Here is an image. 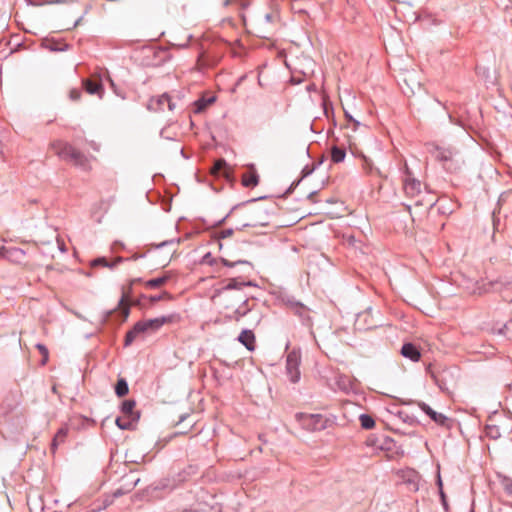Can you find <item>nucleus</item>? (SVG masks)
Returning <instances> with one entry per match:
<instances>
[{
    "mask_svg": "<svg viewBox=\"0 0 512 512\" xmlns=\"http://www.w3.org/2000/svg\"><path fill=\"white\" fill-rule=\"evenodd\" d=\"M401 354L413 362L418 361L421 357L418 347L413 343H405L401 348Z\"/></svg>",
    "mask_w": 512,
    "mask_h": 512,
    "instance_id": "nucleus-17",
    "label": "nucleus"
},
{
    "mask_svg": "<svg viewBox=\"0 0 512 512\" xmlns=\"http://www.w3.org/2000/svg\"><path fill=\"white\" fill-rule=\"evenodd\" d=\"M265 18H266L267 21H270L271 20V15L270 14H266Z\"/></svg>",
    "mask_w": 512,
    "mask_h": 512,
    "instance_id": "nucleus-58",
    "label": "nucleus"
},
{
    "mask_svg": "<svg viewBox=\"0 0 512 512\" xmlns=\"http://www.w3.org/2000/svg\"><path fill=\"white\" fill-rule=\"evenodd\" d=\"M233 232H234V230H233L232 228L224 229V230H222V231L220 232L219 237H220V238H222V239H224V238H228V237H230V236H232V235H233Z\"/></svg>",
    "mask_w": 512,
    "mask_h": 512,
    "instance_id": "nucleus-45",
    "label": "nucleus"
},
{
    "mask_svg": "<svg viewBox=\"0 0 512 512\" xmlns=\"http://www.w3.org/2000/svg\"><path fill=\"white\" fill-rule=\"evenodd\" d=\"M336 383L342 391L349 392L352 389V381L345 375H339Z\"/></svg>",
    "mask_w": 512,
    "mask_h": 512,
    "instance_id": "nucleus-29",
    "label": "nucleus"
},
{
    "mask_svg": "<svg viewBox=\"0 0 512 512\" xmlns=\"http://www.w3.org/2000/svg\"><path fill=\"white\" fill-rule=\"evenodd\" d=\"M138 482H139V479H137V480L133 481V482L131 483L130 487H129L127 490H124V489H122V488L116 489V490L114 491V493H113V496H114V497H120V496L124 495L125 493H127V492H129L131 489H133V488L137 485V483H138Z\"/></svg>",
    "mask_w": 512,
    "mask_h": 512,
    "instance_id": "nucleus-37",
    "label": "nucleus"
},
{
    "mask_svg": "<svg viewBox=\"0 0 512 512\" xmlns=\"http://www.w3.org/2000/svg\"><path fill=\"white\" fill-rule=\"evenodd\" d=\"M35 348L38 350V352L41 356L39 359V365H41V366L46 365L49 360V351H48L47 347L43 344L38 343L35 345Z\"/></svg>",
    "mask_w": 512,
    "mask_h": 512,
    "instance_id": "nucleus-31",
    "label": "nucleus"
},
{
    "mask_svg": "<svg viewBox=\"0 0 512 512\" xmlns=\"http://www.w3.org/2000/svg\"><path fill=\"white\" fill-rule=\"evenodd\" d=\"M430 153L436 160L443 162L444 164L450 162L455 155V151L453 149L442 148L439 146H432Z\"/></svg>",
    "mask_w": 512,
    "mask_h": 512,
    "instance_id": "nucleus-13",
    "label": "nucleus"
},
{
    "mask_svg": "<svg viewBox=\"0 0 512 512\" xmlns=\"http://www.w3.org/2000/svg\"><path fill=\"white\" fill-rule=\"evenodd\" d=\"M258 182L259 176L255 171L246 173L242 177V184L244 187H255Z\"/></svg>",
    "mask_w": 512,
    "mask_h": 512,
    "instance_id": "nucleus-25",
    "label": "nucleus"
},
{
    "mask_svg": "<svg viewBox=\"0 0 512 512\" xmlns=\"http://www.w3.org/2000/svg\"><path fill=\"white\" fill-rule=\"evenodd\" d=\"M168 94L164 93L157 97H152L147 103V109L151 112L164 111V107L167 104Z\"/></svg>",
    "mask_w": 512,
    "mask_h": 512,
    "instance_id": "nucleus-16",
    "label": "nucleus"
},
{
    "mask_svg": "<svg viewBox=\"0 0 512 512\" xmlns=\"http://www.w3.org/2000/svg\"><path fill=\"white\" fill-rule=\"evenodd\" d=\"M346 156V151L344 148L333 146L331 148V159L334 163L343 162Z\"/></svg>",
    "mask_w": 512,
    "mask_h": 512,
    "instance_id": "nucleus-26",
    "label": "nucleus"
},
{
    "mask_svg": "<svg viewBox=\"0 0 512 512\" xmlns=\"http://www.w3.org/2000/svg\"><path fill=\"white\" fill-rule=\"evenodd\" d=\"M79 22H80V19H78V20L75 22L74 26L78 25V23H79Z\"/></svg>",
    "mask_w": 512,
    "mask_h": 512,
    "instance_id": "nucleus-60",
    "label": "nucleus"
},
{
    "mask_svg": "<svg viewBox=\"0 0 512 512\" xmlns=\"http://www.w3.org/2000/svg\"><path fill=\"white\" fill-rule=\"evenodd\" d=\"M4 248H0V255H3Z\"/></svg>",
    "mask_w": 512,
    "mask_h": 512,
    "instance_id": "nucleus-59",
    "label": "nucleus"
},
{
    "mask_svg": "<svg viewBox=\"0 0 512 512\" xmlns=\"http://www.w3.org/2000/svg\"><path fill=\"white\" fill-rule=\"evenodd\" d=\"M397 474L401 482L407 486L409 491L416 492L419 490L421 476L416 470L412 468H405L399 470Z\"/></svg>",
    "mask_w": 512,
    "mask_h": 512,
    "instance_id": "nucleus-8",
    "label": "nucleus"
},
{
    "mask_svg": "<svg viewBox=\"0 0 512 512\" xmlns=\"http://www.w3.org/2000/svg\"><path fill=\"white\" fill-rule=\"evenodd\" d=\"M437 485H438L440 491L443 490L442 489V480H441L440 475L438 476Z\"/></svg>",
    "mask_w": 512,
    "mask_h": 512,
    "instance_id": "nucleus-54",
    "label": "nucleus"
},
{
    "mask_svg": "<svg viewBox=\"0 0 512 512\" xmlns=\"http://www.w3.org/2000/svg\"><path fill=\"white\" fill-rule=\"evenodd\" d=\"M233 1H234V0H224L223 5H224V6H228V5H230L231 3H233Z\"/></svg>",
    "mask_w": 512,
    "mask_h": 512,
    "instance_id": "nucleus-56",
    "label": "nucleus"
},
{
    "mask_svg": "<svg viewBox=\"0 0 512 512\" xmlns=\"http://www.w3.org/2000/svg\"><path fill=\"white\" fill-rule=\"evenodd\" d=\"M345 117H346V119H347L348 121L352 122V123L355 125V129H356L358 126H360V122H359V121H357L356 119H354V118L352 117V115H351V114H349V113H348V111H346V110H345Z\"/></svg>",
    "mask_w": 512,
    "mask_h": 512,
    "instance_id": "nucleus-46",
    "label": "nucleus"
},
{
    "mask_svg": "<svg viewBox=\"0 0 512 512\" xmlns=\"http://www.w3.org/2000/svg\"><path fill=\"white\" fill-rule=\"evenodd\" d=\"M236 208H237V206H234V207L230 210V212H229V213H228L224 218H222V219L219 221V223H218V224H219V225H221V224H222V223H223V222H224V221H225V220H226V219L231 215V213H232Z\"/></svg>",
    "mask_w": 512,
    "mask_h": 512,
    "instance_id": "nucleus-51",
    "label": "nucleus"
},
{
    "mask_svg": "<svg viewBox=\"0 0 512 512\" xmlns=\"http://www.w3.org/2000/svg\"><path fill=\"white\" fill-rule=\"evenodd\" d=\"M281 302L288 307L291 311L296 307V305L300 304L301 302L298 301L294 296L292 295H283L281 296Z\"/></svg>",
    "mask_w": 512,
    "mask_h": 512,
    "instance_id": "nucleus-33",
    "label": "nucleus"
},
{
    "mask_svg": "<svg viewBox=\"0 0 512 512\" xmlns=\"http://www.w3.org/2000/svg\"><path fill=\"white\" fill-rule=\"evenodd\" d=\"M170 298H171V295L168 292H164V293H162L160 295L150 296L149 300H150V302L155 303V302H158L160 300L170 299Z\"/></svg>",
    "mask_w": 512,
    "mask_h": 512,
    "instance_id": "nucleus-40",
    "label": "nucleus"
},
{
    "mask_svg": "<svg viewBox=\"0 0 512 512\" xmlns=\"http://www.w3.org/2000/svg\"><path fill=\"white\" fill-rule=\"evenodd\" d=\"M179 243V240L171 239V240H165L159 244L155 245V248H162L166 246H176Z\"/></svg>",
    "mask_w": 512,
    "mask_h": 512,
    "instance_id": "nucleus-42",
    "label": "nucleus"
},
{
    "mask_svg": "<svg viewBox=\"0 0 512 512\" xmlns=\"http://www.w3.org/2000/svg\"><path fill=\"white\" fill-rule=\"evenodd\" d=\"M67 428H61L58 430L57 434L54 436L53 440H52V443H51V449L53 451H55V449L57 448V446L64 442L66 436H67Z\"/></svg>",
    "mask_w": 512,
    "mask_h": 512,
    "instance_id": "nucleus-30",
    "label": "nucleus"
},
{
    "mask_svg": "<svg viewBox=\"0 0 512 512\" xmlns=\"http://www.w3.org/2000/svg\"><path fill=\"white\" fill-rule=\"evenodd\" d=\"M499 334H508L509 332L512 333V320L509 322L504 323L501 327L497 329Z\"/></svg>",
    "mask_w": 512,
    "mask_h": 512,
    "instance_id": "nucleus-38",
    "label": "nucleus"
},
{
    "mask_svg": "<svg viewBox=\"0 0 512 512\" xmlns=\"http://www.w3.org/2000/svg\"><path fill=\"white\" fill-rule=\"evenodd\" d=\"M431 376L434 379L435 383L439 386V388L443 390L444 387H443L442 383L439 381V379L437 378V376L434 375V373H431Z\"/></svg>",
    "mask_w": 512,
    "mask_h": 512,
    "instance_id": "nucleus-50",
    "label": "nucleus"
},
{
    "mask_svg": "<svg viewBox=\"0 0 512 512\" xmlns=\"http://www.w3.org/2000/svg\"><path fill=\"white\" fill-rule=\"evenodd\" d=\"M403 189H404L405 194L411 198L418 196L422 190L421 182L412 176L407 165H405V177L403 179Z\"/></svg>",
    "mask_w": 512,
    "mask_h": 512,
    "instance_id": "nucleus-9",
    "label": "nucleus"
},
{
    "mask_svg": "<svg viewBox=\"0 0 512 512\" xmlns=\"http://www.w3.org/2000/svg\"><path fill=\"white\" fill-rule=\"evenodd\" d=\"M440 496H441L443 505L446 506V497H445L443 490L440 491Z\"/></svg>",
    "mask_w": 512,
    "mask_h": 512,
    "instance_id": "nucleus-53",
    "label": "nucleus"
},
{
    "mask_svg": "<svg viewBox=\"0 0 512 512\" xmlns=\"http://www.w3.org/2000/svg\"><path fill=\"white\" fill-rule=\"evenodd\" d=\"M376 326H377V324H376V323H370V324H368L367 326H365V329H372V328H374V327H376Z\"/></svg>",
    "mask_w": 512,
    "mask_h": 512,
    "instance_id": "nucleus-55",
    "label": "nucleus"
},
{
    "mask_svg": "<svg viewBox=\"0 0 512 512\" xmlns=\"http://www.w3.org/2000/svg\"><path fill=\"white\" fill-rule=\"evenodd\" d=\"M170 279V276L165 274L163 276L150 279L145 282V286L148 288H158L164 285L168 280Z\"/></svg>",
    "mask_w": 512,
    "mask_h": 512,
    "instance_id": "nucleus-27",
    "label": "nucleus"
},
{
    "mask_svg": "<svg viewBox=\"0 0 512 512\" xmlns=\"http://www.w3.org/2000/svg\"><path fill=\"white\" fill-rule=\"evenodd\" d=\"M221 261L224 266L229 267V268H233L236 266L243 267L242 272H244V273H250L253 269L252 264L246 260L230 261L228 259L223 258Z\"/></svg>",
    "mask_w": 512,
    "mask_h": 512,
    "instance_id": "nucleus-20",
    "label": "nucleus"
},
{
    "mask_svg": "<svg viewBox=\"0 0 512 512\" xmlns=\"http://www.w3.org/2000/svg\"><path fill=\"white\" fill-rule=\"evenodd\" d=\"M367 447L373 451L390 450L393 440L385 435H369L365 441Z\"/></svg>",
    "mask_w": 512,
    "mask_h": 512,
    "instance_id": "nucleus-10",
    "label": "nucleus"
},
{
    "mask_svg": "<svg viewBox=\"0 0 512 512\" xmlns=\"http://www.w3.org/2000/svg\"><path fill=\"white\" fill-rule=\"evenodd\" d=\"M167 108L169 111H174L177 107L176 102L172 99V97L168 94Z\"/></svg>",
    "mask_w": 512,
    "mask_h": 512,
    "instance_id": "nucleus-44",
    "label": "nucleus"
},
{
    "mask_svg": "<svg viewBox=\"0 0 512 512\" xmlns=\"http://www.w3.org/2000/svg\"><path fill=\"white\" fill-rule=\"evenodd\" d=\"M254 286L251 281H240L238 278H229L219 290L218 297L225 310V317L229 320L239 321L251 308L248 306V296L243 287Z\"/></svg>",
    "mask_w": 512,
    "mask_h": 512,
    "instance_id": "nucleus-1",
    "label": "nucleus"
},
{
    "mask_svg": "<svg viewBox=\"0 0 512 512\" xmlns=\"http://www.w3.org/2000/svg\"><path fill=\"white\" fill-rule=\"evenodd\" d=\"M296 417L302 428L307 431H320L326 427V420L321 414L299 413Z\"/></svg>",
    "mask_w": 512,
    "mask_h": 512,
    "instance_id": "nucleus-6",
    "label": "nucleus"
},
{
    "mask_svg": "<svg viewBox=\"0 0 512 512\" xmlns=\"http://www.w3.org/2000/svg\"><path fill=\"white\" fill-rule=\"evenodd\" d=\"M490 285L492 286V289L493 290H499V291H502L503 289L504 290H508V289H512V281H508V280H497L495 282H491Z\"/></svg>",
    "mask_w": 512,
    "mask_h": 512,
    "instance_id": "nucleus-32",
    "label": "nucleus"
},
{
    "mask_svg": "<svg viewBox=\"0 0 512 512\" xmlns=\"http://www.w3.org/2000/svg\"><path fill=\"white\" fill-rule=\"evenodd\" d=\"M123 260L124 259L122 257H118L113 262H109L105 257H98L91 261V266L92 267L102 266V267H107V268L113 269L114 267H116V265L123 262Z\"/></svg>",
    "mask_w": 512,
    "mask_h": 512,
    "instance_id": "nucleus-21",
    "label": "nucleus"
},
{
    "mask_svg": "<svg viewBox=\"0 0 512 512\" xmlns=\"http://www.w3.org/2000/svg\"><path fill=\"white\" fill-rule=\"evenodd\" d=\"M135 405V400L128 399L122 402L120 410L123 413V415L132 417L135 414H140L139 412H134Z\"/></svg>",
    "mask_w": 512,
    "mask_h": 512,
    "instance_id": "nucleus-24",
    "label": "nucleus"
},
{
    "mask_svg": "<svg viewBox=\"0 0 512 512\" xmlns=\"http://www.w3.org/2000/svg\"><path fill=\"white\" fill-rule=\"evenodd\" d=\"M363 160H364V168L367 169L369 172L372 171V163H371V160L368 159L367 157L363 156Z\"/></svg>",
    "mask_w": 512,
    "mask_h": 512,
    "instance_id": "nucleus-47",
    "label": "nucleus"
},
{
    "mask_svg": "<svg viewBox=\"0 0 512 512\" xmlns=\"http://www.w3.org/2000/svg\"><path fill=\"white\" fill-rule=\"evenodd\" d=\"M359 420L364 429H372L375 426L374 419L368 414H361Z\"/></svg>",
    "mask_w": 512,
    "mask_h": 512,
    "instance_id": "nucleus-34",
    "label": "nucleus"
},
{
    "mask_svg": "<svg viewBox=\"0 0 512 512\" xmlns=\"http://www.w3.org/2000/svg\"><path fill=\"white\" fill-rule=\"evenodd\" d=\"M316 166L315 165H306L303 169H302V178H305L309 175H311L314 170H315Z\"/></svg>",
    "mask_w": 512,
    "mask_h": 512,
    "instance_id": "nucleus-43",
    "label": "nucleus"
},
{
    "mask_svg": "<svg viewBox=\"0 0 512 512\" xmlns=\"http://www.w3.org/2000/svg\"><path fill=\"white\" fill-rule=\"evenodd\" d=\"M140 414H135L132 417L125 416L116 418V425L121 430H130L133 428L134 424L139 420Z\"/></svg>",
    "mask_w": 512,
    "mask_h": 512,
    "instance_id": "nucleus-18",
    "label": "nucleus"
},
{
    "mask_svg": "<svg viewBox=\"0 0 512 512\" xmlns=\"http://www.w3.org/2000/svg\"><path fill=\"white\" fill-rule=\"evenodd\" d=\"M418 405H419L420 409L425 414H427L435 423L440 424V425H445L446 422L448 421V417H446L442 413H438V412L434 411L428 404H426L424 402H419Z\"/></svg>",
    "mask_w": 512,
    "mask_h": 512,
    "instance_id": "nucleus-14",
    "label": "nucleus"
},
{
    "mask_svg": "<svg viewBox=\"0 0 512 512\" xmlns=\"http://www.w3.org/2000/svg\"><path fill=\"white\" fill-rule=\"evenodd\" d=\"M57 153L62 159L70 161L83 169H86L88 166L87 157L70 144H61Z\"/></svg>",
    "mask_w": 512,
    "mask_h": 512,
    "instance_id": "nucleus-5",
    "label": "nucleus"
},
{
    "mask_svg": "<svg viewBox=\"0 0 512 512\" xmlns=\"http://www.w3.org/2000/svg\"><path fill=\"white\" fill-rule=\"evenodd\" d=\"M486 436L491 439H498L501 436V432L498 426L496 425H487L485 428Z\"/></svg>",
    "mask_w": 512,
    "mask_h": 512,
    "instance_id": "nucleus-35",
    "label": "nucleus"
},
{
    "mask_svg": "<svg viewBox=\"0 0 512 512\" xmlns=\"http://www.w3.org/2000/svg\"><path fill=\"white\" fill-rule=\"evenodd\" d=\"M83 88L88 94L97 95L100 99L104 94V87L100 80L88 78L82 81Z\"/></svg>",
    "mask_w": 512,
    "mask_h": 512,
    "instance_id": "nucleus-12",
    "label": "nucleus"
},
{
    "mask_svg": "<svg viewBox=\"0 0 512 512\" xmlns=\"http://www.w3.org/2000/svg\"><path fill=\"white\" fill-rule=\"evenodd\" d=\"M42 47L49 49L51 51H60L62 48L58 46V43H56L54 40L51 39H43L42 40Z\"/></svg>",
    "mask_w": 512,
    "mask_h": 512,
    "instance_id": "nucleus-36",
    "label": "nucleus"
},
{
    "mask_svg": "<svg viewBox=\"0 0 512 512\" xmlns=\"http://www.w3.org/2000/svg\"><path fill=\"white\" fill-rule=\"evenodd\" d=\"M470 512H474V509H471V511H470Z\"/></svg>",
    "mask_w": 512,
    "mask_h": 512,
    "instance_id": "nucleus-61",
    "label": "nucleus"
},
{
    "mask_svg": "<svg viewBox=\"0 0 512 512\" xmlns=\"http://www.w3.org/2000/svg\"><path fill=\"white\" fill-rule=\"evenodd\" d=\"M301 356L300 353L296 350H292L287 354L286 357V373L289 377V380L292 383H297L300 380V366Z\"/></svg>",
    "mask_w": 512,
    "mask_h": 512,
    "instance_id": "nucleus-7",
    "label": "nucleus"
},
{
    "mask_svg": "<svg viewBox=\"0 0 512 512\" xmlns=\"http://www.w3.org/2000/svg\"><path fill=\"white\" fill-rule=\"evenodd\" d=\"M292 312L296 316H298L304 324H308L310 322V316H309L310 309L303 303L296 305V307L292 310Z\"/></svg>",
    "mask_w": 512,
    "mask_h": 512,
    "instance_id": "nucleus-22",
    "label": "nucleus"
},
{
    "mask_svg": "<svg viewBox=\"0 0 512 512\" xmlns=\"http://www.w3.org/2000/svg\"><path fill=\"white\" fill-rule=\"evenodd\" d=\"M180 320V315L177 313H172L169 315H163L160 317H156L153 319H147L138 321L132 329H130L126 335L124 340V346H130L135 339H137L140 335L146 332H155L158 331L165 324L177 323Z\"/></svg>",
    "mask_w": 512,
    "mask_h": 512,
    "instance_id": "nucleus-3",
    "label": "nucleus"
},
{
    "mask_svg": "<svg viewBox=\"0 0 512 512\" xmlns=\"http://www.w3.org/2000/svg\"><path fill=\"white\" fill-rule=\"evenodd\" d=\"M81 95H82V92L81 90L77 89V88H74V89H71L70 92H69V98L72 100V101H77L81 98Z\"/></svg>",
    "mask_w": 512,
    "mask_h": 512,
    "instance_id": "nucleus-41",
    "label": "nucleus"
},
{
    "mask_svg": "<svg viewBox=\"0 0 512 512\" xmlns=\"http://www.w3.org/2000/svg\"><path fill=\"white\" fill-rule=\"evenodd\" d=\"M226 166H227L226 161L224 159H219L215 162L213 171L215 173H220Z\"/></svg>",
    "mask_w": 512,
    "mask_h": 512,
    "instance_id": "nucleus-39",
    "label": "nucleus"
},
{
    "mask_svg": "<svg viewBox=\"0 0 512 512\" xmlns=\"http://www.w3.org/2000/svg\"><path fill=\"white\" fill-rule=\"evenodd\" d=\"M111 86L112 88L114 89V92L120 96L122 99H125V95L123 93H121V91H118L116 88H115V84L113 83V81H111Z\"/></svg>",
    "mask_w": 512,
    "mask_h": 512,
    "instance_id": "nucleus-49",
    "label": "nucleus"
},
{
    "mask_svg": "<svg viewBox=\"0 0 512 512\" xmlns=\"http://www.w3.org/2000/svg\"><path fill=\"white\" fill-rule=\"evenodd\" d=\"M371 310H367L361 314L358 315L357 321L360 322L362 319L366 321V318L370 315Z\"/></svg>",
    "mask_w": 512,
    "mask_h": 512,
    "instance_id": "nucleus-48",
    "label": "nucleus"
},
{
    "mask_svg": "<svg viewBox=\"0 0 512 512\" xmlns=\"http://www.w3.org/2000/svg\"><path fill=\"white\" fill-rule=\"evenodd\" d=\"M403 83L406 88L402 86V90L405 94L411 93L415 94L416 91L421 89V82L418 79V75L415 71H408L404 74Z\"/></svg>",
    "mask_w": 512,
    "mask_h": 512,
    "instance_id": "nucleus-11",
    "label": "nucleus"
},
{
    "mask_svg": "<svg viewBox=\"0 0 512 512\" xmlns=\"http://www.w3.org/2000/svg\"><path fill=\"white\" fill-rule=\"evenodd\" d=\"M47 236L48 240L44 241L39 238L37 241L34 240V244L40 256L37 265L50 269L52 268V264L49 260L54 259L57 254H64L67 248L64 241L59 238L55 229L47 228Z\"/></svg>",
    "mask_w": 512,
    "mask_h": 512,
    "instance_id": "nucleus-2",
    "label": "nucleus"
},
{
    "mask_svg": "<svg viewBox=\"0 0 512 512\" xmlns=\"http://www.w3.org/2000/svg\"><path fill=\"white\" fill-rule=\"evenodd\" d=\"M121 315L123 320H126L130 314V304H129V295L128 292L123 290L122 296L118 303V309H117Z\"/></svg>",
    "mask_w": 512,
    "mask_h": 512,
    "instance_id": "nucleus-19",
    "label": "nucleus"
},
{
    "mask_svg": "<svg viewBox=\"0 0 512 512\" xmlns=\"http://www.w3.org/2000/svg\"><path fill=\"white\" fill-rule=\"evenodd\" d=\"M216 100L215 96L202 97L195 101V112L201 113L203 112L209 105L214 103Z\"/></svg>",
    "mask_w": 512,
    "mask_h": 512,
    "instance_id": "nucleus-23",
    "label": "nucleus"
},
{
    "mask_svg": "<svg viewBox=\"0 0 512 512\" xmlns=\"http://www.w3.org/2000/svg\"><path fill=\"white\" fill-rule=\"evenodd\" d=\"M191 470L192 468L190 467L189 469L181 470L177 474L164 477L153 483L150 489L152 492L164 491L170 493L190 478Z\"/></svg>",
    "mask_w": 512,
    "mask_h": 512,
    "instance_id": "nucleus-4",
    "label": "nucleus"
},
{
    "mask_svg": "<svg viewBox=\"0 0 512 512\" xmlns=\"http://www.w3.org/2000/svg\"><path fill=\"white\" fill-rule=\"evenodd\" d=\"M129 392L128 383L124 378L118 379L115 385V393L118 397H124Z\"/></svg>",
    "mask_w": 512,
    "mask_h": 512,
    "instance_id": "nucleus-28",
    "label": "nucleus"
},
{
    "mask_svg": "<svg viewBox=\"0 0 512 512\" xmlns=\"http://www.w3.org/2000/svg\"><path fill=\"white\" fill-rule=\"evenodd\" d=\"M238 341L249 351H254L256 347L255 334L252 330L244 329L238 336Z\"/></svg>",
    "mask_w": 512,
    "mask_h": 512,
    "instance_id": "nucleus-15",
    "label": "nucleus"
},
{
    "mask_svg": "<svg viewBox=\"0 0 512 512\" xmlns=\"http://www.w3.org/2000/svg\"><path fill=\"white\" fill-rule=\"evenodd\" d=\"M506 492L512 496V483L505 486Z\"/></svg>",
    "mask_w": 512,
    "mask_h": 512,
    "instance_id": "nucleus-52",
    "label": "nucleus"
},
{
    "mask_svg": "<svg viewBox=\"0 0 512 512\" xmlns=\"http://www.w3.org/2000/svg\"><path fill=\"white\" fill-rule=\"evenodd\" d=\"M168 512H174V511H168ZM175 512H190V510H189V509L184 508V509H182V510H177V511H175Z\"/></svg>",
    "mask_w": 512,
    "mask_h": 512,
    "instance_id": "nucleus-57",
    "label": "nucleus"
}]
</instances>
